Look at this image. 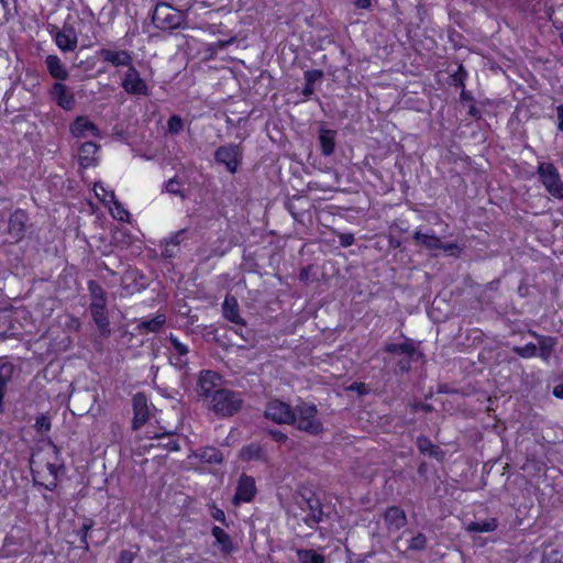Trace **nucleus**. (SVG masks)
<instances>
[{"mask_svg":"<svg viewBox=\"0 0 563 563\" xmlns=\"http://www.w3.org/2000/svg\"><path fill=\"white\" fill-rule=\"evenodd\" d=\"M71 134L75 137H85L87 133L99 135V129L95 123L89 121L86 117H78L70 128Z\"/></svg>","mask_w":563,"mask_h":563,"instance_id":"4be33fe9","label":"nucleus"},{"mask_svg":"<svg viewBox=\"0 0 563 563\" xmlns=\"http://www.w3.org/2000/svg\"><path fill=\"white\" fill-rule=\"evenodd\" d=\"M439 250H442L444 251L445 253H449V254H454L455 251H459L460 247L456 243H443L441 241V247Z\"/></svg>","mask_w":563,"mask_h":563,"instance_id":"4d7b16f0","label":"nucleus"},{"mask_svg":"<svg viewBox=\"0 0 563 563\" xmlns=\"http://www.w3.org/2000/svg\"><path fill=\"white\" fill-rule=\"evenodd\" d=\"M269 434L276 442L279 443H284L288 440V437L279 430H271Z\"/></svg>","mask_w":563,"mask_h":563,"instance_id":"6e6d98bb","label":"nucleus"},{"mask_svg":"<svg viewBox=\"0 0 563 563\" xmlns=\"http://www.w3.org/2000/svg\"><path fill=\"white\" fill-rule=\"evenodd\" d=\"M211 516L214 520L222 522L224 526H228L227 519H225V514L222 509H219L216 506H213Z\"/></svg>","mask_w":563,"mask_h":563,"instance_id":"864d4df0","label":"nucleus"},{"mask_svg":"<svg viewBox=\"0 0 563 563\" xmlns=\"http://www.w3.org/2000/svg\"><path fill=\"white\" fill-rule=\"evenodd\" d=\"M417 448L421 453L428 454L435 459H440L443 455L442 451L435 446L429 438L424 435L417 438Z\"/></svg>","mask_w":563,"mask_h":563,"instance_id":"c756f323","label":"nucleus"},{"mask_svg":"<svg viewBox=\"0 0 563 563\" xmlns=\"http://www.w3.org/2000/svg\"><path fill=\"white\" fill-rule=\"evenodd\" d=\"M46 468H47L51 479L48 481V483H46L44 485L47 489L53 490L56 487V479H57L59 466H57L55 463L47 462Z\"/></svg>","mask_w":563,"mask_h":563,"instance_id":"37998d69","label":"nucleus"},{"mask_svg":"<svg viewBox=\"0 0 563 563\" xmlns=\"http://www.w3.org/2000/svg\"><path fill=\"white\" fill-rule=\"evenodd\" d=\"M133 560H134V554L131 551L123 550V551H121L117 563H132Z\"/></svg>","mask_w":563,"mask_h":563,"instance_id":"5fc2aeb1","label":"nucleus"},{"mask_svg":"<svg viewBox=\"0 0 563 563\" xmlns=\"http://www.w3.org/2000/svg\"><path fill=\"white\" fill-rule=\"evenodd\" d=\"M55 43L63 52H73L78 44V36L73 25L64 24L60 30L55 33Z\"/></svg>","mask_w":563,"mask_h":563,"instance_id":"9b49d317","label":"nucleus"},{"mask_svg":"<svg viewBox=\"0 0 563 563\" xmlns=\"http://www.w3.org/2000/svg\"><path fill=\"white\" fill-rule=\"evenodd\" d=\"M302 500L305 505L301 506V508L309 510L308 516L305 518V522L309 527L321 522L323 519V510L320 499L310 492L308 496H302Z\"/></svg>","mask_w":563,"mask_h":563,"instance_id":"f8f14e48","label":"nucleus"},{"mask_svg":"<svg viewBox=\"0 0 563 563\" xmlns=\"http://www.w3.org/2000/svg\"><path fill=\"white\" fill-rule=\"evenodd\" d=\"M298 563H324L325 558L314 550L300 549L297 551Z\"/></svg>","mask_w":563,"mask_h":563,"instance_id":"72a5a7b5","label":"nucleus"},{"mask_svg":"<svg viewBox=\"0 0 563 563\" xmlns=\"http://www.w3.org/2000/svg\"><path fill=\"white\" fill-rule=\"evenodd\" d=\"M324 74L320 69L307 70L305 73L306 85L302 90V95L306 98H310L314 92V84L323 78Z\"/></svg>","mask_w":563,"mask_h":563,"instance_id":"cd10ccee","label":"nucleus"},{"mask_svg":"<svg viewBox=\"0 0 563 563\" xmlns=\"http://www.w3.org/2000/svg\"><path fill=\"white\" fill-rule=\"evenodd\" d=\"M240 459L244 462L258 461V462H268V456L262 445L258 443H251L241 449Z\"/></svg>","mask_w":563,"mask_h":563,"instance_id":"412c9836","label":"nucleus"},{"mask_svg":"<svg viewBox=\"0 0 563 563\" xmlns=\"http://www.w3.org/2000/svg\"><path fill=\"white\" fill-rule=\"evenodd\" d=\"M497 528V519L490 518L483 521H473L468 523L467 531L470 532H492Z\"/></svg>","mask_w":563,"mask_h":563,"instance_id":"f704fd0d","label":"nucleus"},{"mask_svg":"<svg viewBox=\"0 0 563 563\" xmlns=\"http://www.w3.org/2000/svg\"><path fill=\"white\" fill-rule=\"evenodd\" d=\"M107 305H90V313L96 323L99 333L103 338H108L111 334L110 321L107 313Z\"/></svg>","mask_w":563,"mask_h":563,"instance_id":"f3484780","label":"nucleus"},{"mask_svg":"<svg viewBox=\"0 0 563 563\" xmlns=\"http://www.w3.org/2000/svg\"><path fill=\"white\" fill-rule=\"evenodd\" d=\"M49 445L52 446L54 454L58 455L59 449L57 448V445H55L53 442H49Z\"/></svg>","mask_w":563,"mask_h":563,"instance_id":"69168bd1","label":"nucleus"},{"mask_svg":"<svg viewBox=\"0 0 563 563\" xmlns=\"http://www.w3.org/2000/svg\"><path fill=\"white\" fill-rule=\"evenodd\" d=\"M558 129L563 131V104L556 107Z\"/></svg>","mask_w":563,"mask_h":563,"instance_id":"13d9d810","label":"nucleus"},{"mask_svg":"<svg viewBox=\"0 0 563 563\" xmlns=\"http://www.w3.org/2000/svg\"><path fill=\"white\" fill-rule=\"evenodd\" d=\"M538 343H539V356L543 361H549L551 357L552 351L554 346L556 345V339L552 336H545V335H537Z\"/></svg>","mask_w":563,"mask_h":563,"instance_id":"c85d7f7f","label":"nucleus"},{"mask_svg":"<svg viewBox=\"0 0 563 563\" xmlns=\"http://www.w3.org/2000/svg\"><path fill=\"white\" fill-rule=\"evenodd\" d=\"M52 99L64 110H71L75 106V97L68 87L62 82H55L49 91Z\"/></svg>","mask_w":563,"mask_h":563,"instance_id":"4468645a","label":"nucleus"},{"mask_svg":"<svg viewBox=\"0 0 563 563\" xmlns=\"http://www.w3.org/2000/svg\"><path fill=\"white\" fill-rule=\"evenodd\" d=\"M99 146L93 142H85L80 145L78 151V162L84 168L95 166L98 163L97 153Z\"/></svg>","mask_w":563,"mask_h":563,"instance_id":"a211bd4d","label":"nucleus"},{"mask_svg":"<svg viewBox=\"0 0 563 563\" xmlns=\"http://www.w3.org/2000/svg\"><path fill=\"white\" fill-rule=\"evenodd\" d=\"M29 217L22 209L14 210L8 219L7 233L13 242H20L26 232Z\"/></svg>","mask_w":563,"mask_h":563,"instance_id":"6e6552de","label":"nucleus"},{"mask_svg":"<svg viewBox=\"0 0 563 563\" xmlns=\"http://www.w3.org/2000/svg\"><path fill=\"white\" fill-rule=\"evenodd\" d=\"M384 519L389 532L400 530L408 521L405 510L398 506L388 507L385 510Z\"/></svg>","mask_w":563,"mask_h":563,"instance_id":"dca6fc26","label":"nucleus"},{"mask_svg":"<svg viewBox=\"0 0 563 563\" xmlns=\"http://www.w3.org/2000/svg\"><path fill=\"white\" fill-rule=\"evenodd\" d=\"M553 395L558 398L563 399V385H558L553 389Z\"/></svg>","mask_w":563,"mask_h":563,"instance_id":"680f3d73","label":"nucleus"},{"mask_svg":"<svg viewBox=\"0 0 563 563\" xmlns=\"http://www.w3.org/2000/svg\"><path fill=\"white\" fill-rule=\"evenodd\" d=\"M186 240V230H179L174 233L168 240H165L170 245L178 249V246Z\"/></svg>","mask_w":563,"mask_h":563,"instance_id":"de8ad7c7","label":"nucleus"},{"mask_svg":"<svg viewBox=\"0 0 563 563\" xmlns=\"http://www.w3.org/2000/svg\"><path fill=\"white\" fill-rule=\"evenodd\" d=\"M115 210H117V216L115 217L119 220H123L124 217H128V211L124 210L122 206H121V208L115 207Z\"/></svg>","mask_w":563,"mask_h":563,"instance_id":"052dcab7","label":"nucleus"},{"mask_svg":"<svg viewBox=\"0 0 563 563\" xmlns=\"http://www.w3.org/2000/svg\"><path fill=\"white\" fill-rule=\"evenodd\" d=\"M308 278V272L306 268H303L301 272H300V279H307Z\"/></svg>","mask_w":563,"mask_h":563,"instance_id":"338daca9","label":"nucleus"},{"mask_svg":"<svg viewBox=\"0 0 563 563\" xmlns=\"http://www.w3.org/2000/svg\"><path fill=\"white\" fill-rule=\"evenodd\" d=\"M153 438L159 440L158 446H163L169 451H178L180 449L173 433L155 434Z\"/></svg>","mask_w":563,"mask_h":563,"instance_id":"58836bf2","label":"nucleus"},{"mask_svg":"<svg viewBox=\"0 0 563 563\" xmlns=\"http://www.w3.org/2000/svg\"><path fill=\"white\" fill-rule=\"evenodd\" d=\"M413 240L417 245L424 247L427 250L437 251L441 247V239L437 236L433 232L431 233H422L421 231H416L413 234Z\"/></svg>","mask_w":563,"mask_h":563,"instance_id":"b1692460","label":"nucleus"},{"mask_svg":"<svg viewBox=\"0 0 563 563\" xmlns=\"http://www.w3.org/2000/svg\"><path fill=\"white\" fill-rule=\"evenodd\" d=\"M13 314L14 311L11 309H0V339L15 336L19 334Z\"/></svg>","mask_w":563,"mask_h":563,"instance_id":"aec40b11","label":"nucleus"},{"mask_svg":"<svg viewBox=\"0 0 563 563\" xmlns=\"http://www.w3.org/2000/svg\"><path fill=\"white\" fill-rule=\"evenodd\" d=\"M339 241L341 246L347 247L354 243L355 239L354 235L351 233H341L339 235Z\"/></svg>","mask_w":563,"mask_h":563,"instance_id":"3c124183","label":"nucleus"},{"mask_svg":"<svg viewBox=\"0 0 563 563\" xmlns=\"http://www.w3.org/2000/svg\"><path fill=\"white\" fill-rule=\"evenodd\" d=\"M166 323V317L165 314L163 313H157L154 318L152 319H142L137 325H136V329L141 332V333H156L158 332L162 327Z\"/></svg>","mask_w":563,"mask_h":563,"instance_id":"393cba45","label":"nucleus"},{"mask_svg":"<svg viewBox=\"0 0 563 563\" xmlns=\"http://www.w3.org/2000/svg\"><path fill=\"white\" fill-rule=\"evenodd\" d=\"M427 537L423 533L419 532L409 540L406 550L423 551L427 548Z\"/></svg>","mask_w":563,"mask_h":563,"instance_id":"ea45409f","label":"nucleus"},{"mask_svg":"<svg viewBox=\"0 0 563 563\" xmlns=\"http://www.w3.org/2000/svg\"><path fill=\"white\" fill-rule=\"evenodd\" d=\"M291 421L289 424H292L299 431L306 432L310 435H319L323 432V423L318 417V408L316 405L299 401L294 408L291 412Z\"/></svg>","mask_w":563,"mask_h":563,"instance_id":"f257e3e1","label":"nucleus"},{"mask_svg":"<svg viewBox=\"0 0 563 563\" xmlns=\"http://www.w3.org/2000/svg\"><path fill=\"white\" fill-rule=\"evenodd\" d=\"M220 382V376L213 371H201L198 384H197V393L200 397H211L213 395L214 388L218 386Z\"/></svg>","mask_w":563,"mask_h":563,"instance_id":"2eb2a0df","label":"nucleus"},{"mask_svg":"<svg viewBox=\"0 0 563 563\" xmlns=\"http://www.w3.org/2000/svg\"><path fill=\"white\" fill-rule=\"evenodd\" d=\"M178 252V249H176L175 246L170 245L169 243H167L165 241L164 243V250L162 251V255L165 257V258H173L176 256Z\"/></svg>","mask_w":563,"mask_h":563,"instance_id":"603ef678","label":"nucleus"},{"mask_svg":"<svg viewBox=\"0 0 563 563\" xmlns=\"http://www.w3.org/2000/svg\"><path fill=\"white\" fill-rule=\"evenodd\" d=\"M335 131L321 129L319 133V141L321 145V152L323 155L329 156L334 152L335 146Z\"/></svg>","mask_w":563,"mask_h":563,"instance_id":"bb28decb","label":"nucleus"},{"mask_svg":"<svg viewBox=\"0 0 563 563\" xmlns=\"http://www.w3.org/2000/svg\"><path fill=\"white\" fill-rule=\"evenodd\" d=\"M88 290L91 296L90 305H107V295L102 286L96 280L88 282Z\"/></svg>","mask_w":563,"mask_h":563,"instance_id":"2f4dec72","label":"nucleus"},{"mask_svg":"<svg viewBox=\"0 0 563 563\" xmlns=\"http://www.w3.org/2000/svg\"><path fill=\"white\" fill-rule=\"evenodd\" d=\"M222 311L224 319L236 324L241 329L245 327L246 322L240 316L239 303L235 297L229 295L225 296L224 301L222 303ZM235 332L245 339L244 334L242 333V330H235Z\"/></svg>","mask_w":563,"mask_h":563,"instance_id":"ddd939ff","label":"nucleus"},{"mask_svg":"<svg viewBox=\"0 0 563 563\" xmlns=\"http://www.w3.org/2000/svg\"><path fill=\"white\" fill-rule=\"evenodd\" d=\"M35 428L40 433L48 432L51 430V419L45 415L37 417Z\"/></svg>","mask_w":563,"mask_h":563,"instance_id":"a18cd8bd","label":"nucleus"},{"mask_svg":"<svg viewBox=\"0 0 563 563\" xmlns=\"http://www.w3.org/2000/svg\"><path fill=\"white\" fill-rule=\"evenodd\" d=\"M214 159L223 164L228 172L235 173L242 159L241 147L236 144L220 146L214 153Z\"/></svg>","mask_w":563,"mask_h":563,"instance_id":"39448f33","label":"nucleus"},{"mask_svg":"<svg viewBox=\"0 0 563 563\" xmlns=\"http://www.w3.org/2000/svg\"><path fill=\"white\" fill-rule=\"evenodd\" d=\"M211 534L216 541L221 545V550L224 553H230L233 550L232 541L229 534L220 527L214 526L211 529Z\"/></svg>","mask_w":563,"mask_h":563,"instance_id":"473e14b6","label":"nucleus"},{"mask_svg":"<svg viewBox=\"0 0 563 563\" xmlns=\"http://www.w3.org/2000/svg\"><path fill=\"white\" fill-rule=\"evenodd\" d=\"M198 457L206 463L220 464L223 461L222 453L216 448H205L198 453Z\"/></svg>","mask_w":563,"mask_h":563,"instance_id":"c9c22d12","label":"nucleus"},{"mask_svg":"<svg viewBox=\"0 0 563 563\" xmlns=\"http://www.w3.org/2000/svg\"><path fill=\"white\" fill-rule=\"evenodd\" d=\"M92 526H93V521L89 519L86 522H84V525L80 529L81 542L84 543V548L86 550L89 549L88 541H87V534L91 530Z\"/></svg>","mask_w":563,"mask_h":563,"instance_id":"09e8293b","label":"nucleus"},{"mask_svg":"<svg viewBox=\"0 0 563 563\" xmlns=\"http://www.w3.org/2000/svg\"><path fill=\"white\" fill-rule=\"evenodd\" d=\"M385 351L395 355H407L408 357L421 356L422 354L416 350L413 344L409 341L397 344L389 343L385 346Z\"/></svg>","mask_w":563,"mask_h":563,"instance_id":"a878e982","label":"nucleus"},{"mask_svg":"<svg viewBox=\"0 0 563 563\" xmlns=\"http://www.w3.org/2000/svg\"><path fill=\"white\" fill-rule=\"evenodd\" d=\"M121 86L129 95L148 96L150 93L146 82L134 66L128 68Z\"/></svg>","mask_w":563,"mask_h":563,"instance_id":"423d86ee","label":"nucleus"},{"mask_svg":"<svg viewBox=\"0 0 563 563\" xmlns=\"http://www.w3.org/2000/svg\"><path fill=\"white\" fill-rule=\"evenodd\" d=\"M417 356L415 357H408L407 355H405L404 358L399 360L398 363H397V367L399 368L400 372L402 373H407L411 369V362L416 358Z\"/></svg>","mask_w":563,"mask_h":563,"instance_id":"8fccbe9b","label":"nucleus"},{"mask_svg":"<svg viewBox=\"0 0 563 563\" xmlns=\"http://www.w3.org/2000/svg\"><path fill=\"white\" fill-rule=\"evenodd\" d=\"M0 4L2 5L5 15L9 13V1L8 0H0Z\"/></svg>","mask_w":563,"mask_h":563,"instance_id":"0e129e2a","label":"nucleus"},{"mask_svg":"<svg viewBox=\"0 0 563 563\" xmlns=\"http://www.w3.org/2000/svg\"><path fill=\"white\" fill-rule=\"evenodd\" d=\"M352 2L358 9H368L371 7V0H352Z\"/></svg>","mask_w":563,"mask_h":563,"instance_id":"bf43d9fd","label":"nucleus"},{"mask_svg":"<svg viewBox=\"0 0 563 563\" xmlns=\"http://www.w3.org/2000/svg\"><path fill=\"white\" fill-rule=\"evenodd\" d=\"M537 174L547 191L553 198L563 199V181L558 168L552 163H539Z\"/></svg>","mask_w":563,"mask_h":563,"instance_id":"20e7f679","label":"nucleus"},{"mask_svg":"<svg viewBox=\"0 0 563 563\" xmlns=\"http://www.w3.org/2000/svg\"><path fill=\"white\" fill-rule=\"evenodd\" d=\"M183 119L179 115L174 114L168 119L167 129L170 134H178L183 130Z\"/></svg>","mask_w":563,"mask_h":563,"instance_id":"c03bdc74","label":"nucleus"},{"mask_svg":"<svg viewBox=\"0 0 563 563\" xmlns=\"http://www.w3.org/2000/svg\"><path fill=\"white\" fill-rule=\"evenodd\" d=\"M168 342L170 344L168 347V358L170 364L179 369H185L188 365V345L180 342L174 334L169 335Z\"/></svg>","mask_w":563,"mask_h":563,"instance_id":"0eeeda50","label":"nucleus"},{"mask_svg":"<svg viewBox=\"0 0 563 563\" xmlns=\"http://www.w3.org/2000/svg\"><path fill=\"white\" fill-rule=\"evenodd\" d=\"M14 373V367L11 363H1L0 364V384L8 385L11 380Z\"/></svg>","mask_w":563,"mask_h":563,"instance_id":"79ce46f5","label":"nucleus"},{"mask_svg":"<svg viewBox=\"0 0 563 563\" xmlns=\"http://www.w3.org/2000/svg\"><path fill=\"white\" fill-rule=\"evenodd\" d=\"M242 402L238 393L229 389H217L211 398V409L219 416L230 417L241 409Z\"/></svg>","mask_w":563,"mask_h":563,"instance_id":"f03ea898","label":"nucleus"},{"mask_svg":"<svg viewBox=\"0 0 563 563\" xmlns=\"http://www.w3.org/2000/svg\"><path fill=\"white\" fill-rule=\"evenodd\" d=\"M416 409H421V410H423V411L429 412V411H431V410H432V406H431V405H429V404H421V405H417V406H416Z\"/></svg>","mask_w":563,"mask_h":563,"instance_id":"e2e57ef3","label":"nucleus"},{"mask_svg":"<svg viewBox=\"0 0 563 563\" xmlns=\"http://www.w3.org/2000/svg\"><path fill=\"white\" fill-rule=\"evenodd\" d=\"M257 493L255 479L246 474H242L236 486L233 504L235 506L241 503H250L253 500Z\"/></svg>","mask_w":563,"mask_h":563,"instance_id":"9d476101","label":"nucleus"},{"mask_svg":"<svg viewBox=\"0 0 563 563\" xmlns=\"http://www.w3.org/2000/svg\"><path fill=\"white\" fill-rule=\"evenodd\" d=\"M96 196L104 203H113L114 207L121 208V203L117 200L113 191H109L102 184H95Z\"/></svg>","mask_w":563,"mask_h":563,"instance_id":"e433bc0d","label":"nucleus"},{"mask_svg":"<svg viewBox=\"0 0 563 563\" xmlns=\"http://www.w3.org/2000/svg\"><path fill=\"white\" fill-rule=\"evenodd\" d=\"M235 42H236V36L233 35L228 40H221L216 43L207 44L203 48L206 58L207 59L214 58L219 51L227 48L228 46L232 45Z\"/></svg>","mask_w":563,"mask_h":563,"instance_id":"7c9ffc66","label":"nucleus"},{"mask_svg":"<svg viewBox=\"0 0 563 563\" xmlns=\"http://www.w3.org/2000/svg\"><path fill=\"white\" fill-rule=\"evenodd\" d=\"M141 400H144L143 397L140 395L135 396L134 398V418H133V424L134 428H137L139 426L145 423L147 420V408L145 406H141Z\"/></svg>","mask_w":563,"mask_h":563,"instance_id":"4c0bfd02","label":"nucleus"},{"mask_svg":"<svg viewBox=\"0 0 563 563\" xmlns=\"http://www.w3.org/2000/svg\"><path fill=\"white\" fill-rule=\"evenodd\" d=\"M152 21L157 29L170 31L181 26L185 14L165 2H161L154 9Z\"/></svg>","mask_w":563,"mask_h":563,"instance_id":"7ed1b4c3","label":"nucleus"},{"mask_svg":"<svg viewBox=\"0 0 563 563\" xmlns=\"http://www.w3.org/2000/svg\"><path fill=\"white\" fill-rule=\"evenodd\" d=\"M45 65L49 75L57 80H67L69 73L57 55H48Z\"/></svg>","mask_w":563,"mask_h":563,"instance_id":"5701e85b","label":"nucleus"},{"mask_svg":"<svg viewBox=\"0 0 563 563\" xmlns=\"http://www.w3.org/2000/svg\"><path fill=\"white\" fill-rule=\"evenodd\" d=\"M292 407L288 404L283 402L278 399L272 400L267 404L265 409V417L273 420L276 423L283 424L291 421Z\"/></svg>","mask_w":563,"mask_h":563,"instance_id":"1a4fd4ad","label":"nucleus"},{"mask_svg":"<svg viewBox=\"0 0 563 563\" xmlns=\"http://www.w3.org/2000/svg\"><path fill=\"white\" fill-rule=\"evenodd\" d=\"M512 351L523 358H531L537 356L538 354V347L534 343L530 342L526 344L525 346H515Z\"/></svg>","mask_w":563,"mask_h":563,"instance_id":"a19ab883","label":"nucleus"},{"mask_svg":"<svg viewBox=\"0 0 563 563\" xmlns=\"http://www.w3.org/2000/svg\"><path fill=\"white\" fill-rule=\"evenodd\" d=\"M165 190L169 194H173V195H179L181 196L183 198L185 197L180 190V183L179 180L174 177V178H170L166 184H165Z\"/></svg>","mask_w":563,"mask_h":563,"instance_id":"49530a36","label":"nucleus"},{"mask_svg":"<svg viewBox=\"0 0 563 563\" xmlns=\"http://www.w3.org/2000/svg\"><path fill=\"white\" fill-rule=\"evenodd\" d=\"M459 75H462V76H464V75H465V71H464V69H463V67H462V66H460V68H459Z\"/></svg>","mask_w":563,"mask_h":563,"instance_id":"774afa93","label":"nucleus"},{"mask_svg":"<svg viewBox=\"0 0 563 563\" xmlns=\"http://www.w3.org/2000/svg\"><path fill=\"white\" fill-rule=\"evenodd\" d=\"M100 57L103 62H108L115 67L119 66H132V56L128 51H112L102 48L100 51Z\"/></svg>","mask_w":563,"mask_h":563,"instance_id":"6ab92c4d","label":"nucleus"}]
</instances>
